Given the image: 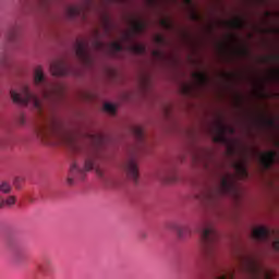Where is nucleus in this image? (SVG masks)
Instances as JSON below:
<instances>
[{"label": "nucleus", "instance_id": "obj_16", "mask_svg": "<svg viewBox=\"0 0 279 279\" xmlns=\"http://www.w3.org/2000/svg\"><path fill=\"white\" fill-rule=\"evenodd\" d=\"M234 169L238 175H241L242 178H247V167L245 166V160L236 161L234 163Z\"/></svg>", "mask_w": 279, "mask_h": 279}, {"label": "nucleus", "instance_id": "obj_29", "mask_svg": "<svg viewBox=\"0 0 279 279\" xmlns=\"http://www.w3.org/2000/svg\"><path fill=\"white\" fill-rule=\"evenodd\" d=\"M278 61H279V56L278 54H275V56H271V57H265L263 59V62H265V63L278 62Z\"/></svg>", "mask_w": 279, "mask_h": 279}, {"label": "nucleus", "instance_id": "obj_6", "mask_svg": "<svg viewBox=\"0 0 279 279\" xmlns=\"http://www.w3.org/2000/svg\"><path fill=\"white\" fill-rule=\"evenodd\" d=\"M34 84L35 86H41V93L45 99H49L50 92H47L49 88V81L45 77V73L43 72L41 66H37L34 73Z\"/></svg>", "mask_w": 279, "mask_h": 279}, {"label": "nucleus", "instance_id": "obj_35", "mask_svg": "<svg viewBox=\"0 0 279 279\" xmlns=\"http://www.w3.org/2000/svg\"><path fill=\"white\" fill-rule=\"evenodd\" d=\"M156 43H159V45H162V43H165V38L162 36H157Z\"/></svg>", "mask_w": 279, "mask_h": 279}, {"label": "nucleus", "instance_id": "obj_45", "mask_svg": "<svg viewBox=\"0 0 279 279\" xmlns=\"http://www.w3.org/2000/svg\"><path fill=\"white\" fill-rule=\"evenodd\" d=\"M185 3L191 4V0H183Z\"/></svg>", "mask_w": 279, "mask_h": 279}, {"label": "nucleus", "instance_id": "obj_44", "mask_svg": "<svg viewBox=\"0 0 279 279\" xmlns=\"http://www.w3.org/2000/svg\"><path fill=\"white\" fill-rule=\"evenodd\" d=\"M265 278H266V279H270L271 277H270L269 274L265 272Z\"/></svg>", "mask_w": 279, "mask_h": 279}, {"label": "nucleus", "instance_id": "obj_37", "mask_svg": "<svg viewBox=\"0 0 279 279\" xmlns=\"http://www.w3.org/2000/svg\"><path fill=\"white\" fill-rule=\"evenodd\" d=\"M274 248L279 252V240H276L272 244Z\"/></svg>", "mask_w": 279, "mask_h": 279}, {"label": "nucleus", "instance_id": "obj_9", "mask_svg": "<svg viewBox=\"0 0 279 279\" xmlns=\"http://www.w3.org/2000/svg\"><path fill=\"white\" fill-rule=\"evenodd\" d=\"M124 170L128 177L133 182H138V165H136V157L132 155L124 163Z\"/></svg>", "mask_w": 279, "mask_h": 279}, {"label": "nucleus", "instance_id": "obj_27", "mask_svg": "<svg viewBox=\"0 0 279 279\" xmlns=\"http://www.w3.org/2000/svg\"><path fill=\"white\" fill-rule=\"evenodd\" d=\"M104 110L106 112H110L111 114H114V112L117 111V108L114 107V105L110 104V102H106L104 105Z\"/></svg>", "mask_w": 279, "mask_h": 279}, {"label": "nucleus", "instance_id": "obj_30", "mask_svg": "<svg viewBox=\"0 0 279 279\" xmlns=\"http://www.w3.org/2000/svg\"><path fill=\"white\" fill-rule=\"evenodd\" d=\"M111 49L116 52L123 51V46L117 41L111 44Z\"/></svg>", "mask_w": 279, "mask_h": 279}, {"label": "nucleus", "instance_id": "obj_2", "mask_svg": "<svg viewBox=\"0 0 279 279\" xmlns=\"http://www.w3.org/2000/svg\"><path fill=\"white\" fill-rule=\"evenodd\" d=\"M232 193H234V174L228 173L221 178L218 187L206 190L199 199L209 206H217L221 198L226 197V195H232Z\"/></svg>", "mask_w": 279, "mask_h": 279}, {"label": "nucleus", "instance_id": "obj_26", "mask_svg": "<svg viewBox=\"0 0 279 279\" xmlns=\"http://www.w3.org/2000/svg\"><path fill=\"white\" fill-rule=\"evenodd\" d=\"M21 34V31L19 28H13L9 32L8 38L11 40V43H14L19 38V35Z\"/></svg>", "mask_w": 279, "mask_h": 279}, {"label": "nucleus", "instance_id": "obj_36", "mask_svg": "<svg viewBox=\"0 0 279 279\" xmlns=\"http://www.w3.org/2000/svg\"><path fill=\"white\" fill-rule=\"evenodd\" d=\"M19 123L20 125H25V116H20Z\"/></svg>", "mask_w": 279, "mask_h": 279}, {"label": "nucleus", "instance_id": "obj_7", "mask_svg": "<svg viewBox=\"0 0 279 279\" xmlns=\"http://www.w3.org/2000/svg\"><path fill=\"white\" fill-rule=\"evenodd\" d=\"M50 72L56 77L71 75V65L66 61L59 59L50 64Z\"/></svg>", "mask_w": 279, "mask_h": 279}, {"label": "nucleus", "instance_id": "obj_34", "mask_svg": "<svg viewBox=\"0 0 279 279\" xmlns=\"http://www.w3.org/2000/svg\"><path fill=\"white\" fill-rule=\"evenodd\" d=\"M40 5H43V8H47V5H49V3H51V0H38Z\"/></svg>", "mask_w": 279, "mask_h": 279}, {"label": "nucleus", "instance_id": "obj_38", "mask_svg": "<svg viewBox=\"0 0 279 279\" xmlns=\"http://www.w3.org/2000/svg\"><path fill=\"white\" fill-rule=\"evenodd\" d=\"M153 56H155V58H160V51L154 50Z\"/></svg>", "mask_w": 279, "mask_h": 279}, {"label": "nucleus", "instance_id": "obj_23", "mask_svg": "<svg viewBox=\"0 0 279 279\" xmlns=\"http://www.w3.org/2000/svg\"><path fill=\"white\" fill-rule=\"evenodd\" d=\"M131 51H133V53L143 54V53H145L146 48L144 45L135 44V45L131 46Z\"/></svg>", "mask_w": 279, "mask_h": 279}, {"label": "nucleus", "instance_id": "obj_47", "mask_svg": "<svg viewBox=\"0 0 279 279\" xmlns=\"http://www.w3.org/2000/svg\"><path fill=\"white\" fill-rule=\"evenodd\" d=\"M276 32L278 33L279 31H278V29H276Z\"/></svg>", "mask_w": 279, "mask_h": 279}, {"label": "nucleus", "instance_id": "obj_31", "mask_svg": "<svg viewBox=\"0 0 279 279\" xmlns=\"http://www.w3.org/2000/svg\"><path fill=\"white\" fill-rule=\"evenodd\" d=\"M166 182H178V174L172 172L171 174L166 175Z\"/></svg>", "mask_w": 279, "mask_h": 279}, {"label": "nucleus", "instance_id": "obj_43", "mask_svg": "<svg viewBox=\"0 0 279 279\" xmlns=\"http://www.w3.org/2000/svg\"><path fill=\"white\" fill-rule=\"evenodd\" d=\"M68 183H69V184H73V178H69V179H68Z\"/></svg>", "mask_w": 279, "mask_h": 279}, {"label": "nucleus", "instance_id": "obj_8", "mask_svg": "<svg viewBox=\"0 0 279 279\" xmlns=\"http://www.w3.org/2000/svg\"><path fill=\"white\" fill-rule=\"evenodd\" d=\"M236 131L232 126L225 125L218 122L216 125V135L214 136V143H228V137L226 134H234Z\"/></svg>", "mask_w": 279, "mask_h": 279}, {"label": "nucleus", "instance_id": "obj_25", "mask_svg": "<svg viewBox=\"0 0 279 279\" xmlns=\"http://www.w3.org/2000/svg\"><path fill=\"white\" fill-rule=\"evenodd\" d=\"M133 31L135 32V34H143V32H145V23L135 22L133 25Z\"/></svg>", "mask_w": 279, "mask_h": 279}, {"label": "nucleus", "instance_id": "obj_41", "mask_svg": "<svg viewBox=\"0 0 279 279\" xmlns=\"http://www.w3.org/2000/svg\"><path fill=\"white\" fill-rule=\"evenodd\" d=\"M241 53H243V56H247V49H242Z\"/></svg>", "mask_w": 279, "mask_h": 279}, {"label": "nucleus", "instance_id": "obj_40", "mask_svg": "<svg viewBox=\"0 0 279 279\" xmlns=\"http://www.w3.org/2000/svg\"><path fill=\"white\" fill-rule=\"evenodd\" d=\"M266 123L267 125H274V120H267Z\"/></svg>", "mask_w": 279, "mask_h": 279}, {"label": "nucleus", "instance_id": "obj_18", "mask_svg": "<svg viewBox=\"0 0 279 279\" xmlns=\"http://www.w3.org/2000/svg\"><path fill=\"white\" fill-rule=\"evenodd\" d=\"M228 26L231 29H243L245 27V23L241 19L233 20L231 22H228Z\"/></svg>", "mask_w": 279, "mask_h": 279}, {"label": "nucleus", "instance_id": "obj_12", "mask_svg": "<svg viewBox=\"0 0 279 279\" xmlns=\"http://www.w3.org/2000/svg\"><path fill=\"white\" fill-rule=\"evenodd\" d=\"M252 236L255 241H267L269 239V231L265 227H258L253 230Z\"/></svg>", "mask_w": 279, "mask_h": 279}, {"label": "nucleus", "instance_id": "obj_39", "mask_svg": "<svg viewBox=\"0 0 279 279\" xmlns=\"http://www.w3.org/2000/svg\"><path fill=\"white\" fill-rule=\"evenodd\" d=\"M199 19V15L197 13H192V20L197 21Z\"/></svg>", "mask_w": 279, "mask_h": 279}, {"label": "nucleus", "instance_id": "obj_22", "mask_svg": "<svg viewBox=\"0 0 279 279\" xmlns=\"http://www.w3.org/2000/svg\"><path fill=\"white\" fill-rule=\"evenodd\" d=\"M133 134H134L135 138H137V141L140 143H143V138H145V134L143 132V128H140V126L133 128Z\"/></svg>", "mask_w": 279, "mask_h": 279}, {"label": "nucleus", "instance_id": "obj_10", "mask_svg": "<svg viewBox=\"0 0 279 279\" xmlns=\"http://www.w3.org/2000/svg\"><path fill=\"white\" fill-rule=\"evenodd\" d=\"M276 158H278V154L274 150L264 154L259 153V160L264 169H271V166L276 162Z\"/></svg>", "mask_w": 279, "mask_h": 279}, {"label": "nucleus", "instance_id": "obj_24", "mask_svg": "<svg viewBox=\"0 0 279 279\" xmlns=\"http://www.w3.org/2000/svg\"><path fill=\"white\" fill-rule=\"evenodd\" d=\"M2 202L4 206H7L8 208H12V206L16 204V196H8L7 198H2Z\"/></svg>", "mask_w": 279, "mask_h": 279}, {"label": "nucleus", "instance_id": "obj_5", "mask_svg": "<svg viewBox=\"0 0 279 279\" xmlns=\"http://www.w3.org/2000/svg\"><path fill=\"white\" fill-rule=\"evenodd\" d=\"M98 159L99 155H97V153H93L85 158L83 168L78 167L77 163L74 162L70 168V175L72 178H76V180H84L86 173L95 169L97 175L99 178H104V171L96 166Z\"/></svg>", "mask_w": 279, "mask_h": 279}, {"label": "nucleus", "instance_id": "obj_42", "mask_svg": "<svg viewBox=\"0 0 279 279\" xmlns=\"http://www.w3.org/2000/svg\"><path fill=\"white\" fill-rule=\"evenodd\" d=\"M4 204H3V198H0V210L1 208H3Z\"/></svg>", "mask_w": 279, "mask_h": 279}, {"label": "nucleus", "instance_id": "obj_21", "mask_svg": "<svg viewBox=\"0 0 279 279\" xmlns=\"http://www.w3.org/2000/svg\"><path fill=\"white\" fill-rule=\"evenodd\" d=\"M66 12L70 19H75V16L82 14V9L80 7H70Z\"/></svg>", "mask_w": 279, "mask_h": 279}, {"label": "nucleus", "instance_id": "obj_4", "mask_svg": "<svg viewBox=\"0 0 279 279\" xmlns=\"http://www.w3.org/2000/svg\"><path fill=\"white\" fill-rule=\"evenodd\" d=\"M10 95L14 104H19V106H32L39 114L43 112L40 99L29 89V85H22L19 92L12 89Z\"/></svg>", "mask_w": 279, "mask_h": 279}, {"label": "nucleus", "instance_id": "obj_11", "mask_svg": "<svg viewBox=\"0 0 279 279\" xmlns=\"http://www.w3.org/2000/svg\"><path fill=\"white\" fill-rule=\"evenodd\" d=\"M76 58L82 62H88L90 60V56L88 54V50L86 48V43L77 41L75 46Z\"/></svg>", "mask_w": 279, "mask_h": 279}, {"label": "nucleus", "instance_id": "obj_13", "mask_svg": "<svg viewBox=\"0 0 279 279\" xmlns=\"http://www.w3.org/2000/svg\"><path fill=\"white\" fill-rule=\"evenodd\" d=\"M171 230H175L179 239H186V236H191V227L184 226L180 227L178 225H172Z\"/></svg>", "mask_w": 279, "mask_h": 279}, {"label": "nucleus", "instance_id": "obj_32", "mask_svg": "<svg viewBox=\"0 0 279 279\" xmlns=\"http://www.w3.org/2000/svg\"><path fill=\"white\" fill-rule=\"evenodd\" d=\"M271 77H272V80L278 82V80H279V69L278 68L271 70Z\"/></svg>", "mask_w": 279, "mask_h": 279}, {"label": "nucleus", "instance_id": "obj_14", "mask_svg": "<svg viewBox=\"0 0 279 279\" xmlns=\"http://www.w3.org/2000/svg\"><path fill=\"white\" fill-rule=\"evenodd\" d=\"M192 77H194L198 86H206L208 84V76L204 72H193Z\"/></svg>", "mask_w": 279, "mask_h": 279}, {"label": "nucleus", "instance_id": "obj_19", "mask_svg": "<svg viewBox=\"0 0 279 279\" xmlns=\"http://www.w3.org/2000/svg\"><path fill=\"white\" fill-rule=\"evenodd\" d=\"M0 193L10 195L12 193V184L8 183V181L0 182Z\"/></svg>", "mask_w": 279, "mask_h": 279}, {"label": "nucleus", "instance_id": "obj_1", "mask_svg": "<svg viewBox=\"0 0 279 279\" xmlns=\"http://www.w3.org/2000/svg\"><path fill=\"white\" fill-rule=\"evenodd\" d=\"M37 136L47 145H66L72 151H77V135L65 131L57 123L41 125L37 129Z\"/></svg>", "mask_w": 279, "mask_h": 279}, {"label": "nucleus", "instance_id": "obj_3", "mask_svg": "<svg viewBox=\"0 0 279 279\" xmlns=\"http://www.w3.org/2000/svg\"><path fill=\"white\" fill-rule=\"evenodd\" d=\"M202 241V256L205 260H213L217 254V241L219 233L209 222H203L198 228Z\"/></svg>", "mask_w": 279, "mask_h": 279}, {"label": "nucleus", "instance_id": "obj_28", "mask_svg": "<svg viewBox=\"0 0 279 279\" xmlns=\"http://www.w3.org/2000/svg\"><path fill=\"white\" fill-rule=\"evenodd\" d=\"M23 258H24L23 253H16L13 257V263L15 265H21V263H23Z\"/></svg>", "mask_w": 279, "mask_h": 279}, {"label": "nucleus", "instance_id": "obj_20", "mask_svg": "<svg viewBox=\"0 0 279 279\" xmlns=\"http://www.w3.org/2000/svg\"><path fill=\"white\" fill-rule=\"evenodd\" d=\"M51 267H53V262L49 258H46L44 264L39 266V269L43 274H49Z\"/></svg>", "mask_w": 279, "mask_h": 279}, {"label": "nucleus", "instance_id": "obj_46", "mask_svg": "<svg viewBox=\"0 0 279 279\" xmlns=\"http://www.w3.org/2000/svg\"><path fill=\"white\" fill-rule=\"evenodd\" d=\"M126 36H128V38H130L131 34H130V33H128V34H126Z\"/></svg>", "mask_w": 279, "mask_h": 279}, {"label": "nucleus", "instance_id": "obj_15", "mask_svg": "<svg viewBox=\"0 0 279 279\" xmlns=\"http://www.w3.org/2000/svg\"><path fill=\"white\" fill-rule=\"evenodd\" d=\"M246 269L247 271H250V274H253L255 278H258V275L260 274V271H265V269L259 267L254 260H248Z\"/></svg>", "mask_w": 279, "mask_h": 279}, {"label": "nucleus", "instance_id": "obj_17", "mask_svg": "<svg viewBox=\"0 0 279 279\" xmlns=\"http://www.w3.org/2000/svg\"><path fill=\"white\" fill-rule=\"evenodd\" d=\"M87 138L93 145H101L104 143V136L101 134H87Z\"/></svg>", "mask_w": 279, "mask_h": 279}, {"label": "nucleus", "instance_id": "obj_33", "mask_svg": "<svg viewBox=\"0 0 279 279\" xmlns=\"http://www.w3.org/2000/svg\"><path fill=\"white\" fill-rule=\"evenodd\" d=\"M161 25H162L166 29H171V23H169V21H167V20H162V21H161Z\"/></svg>", "mask_w": 279, "mask_h": 279}]
</instances>
